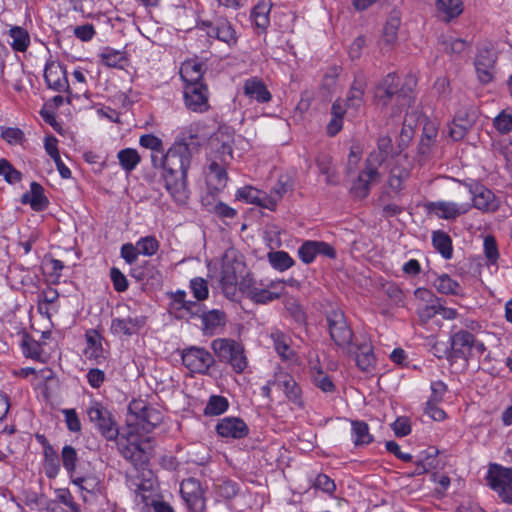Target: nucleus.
<instances>
[{"label":"nucleus","instance_id":"37998d69","mask_svg":"<svg viewBox=\"0 0 512 512\" xmlns=\"http://www.w3.org/2000/svg\"><path fill=\"white\" fill-rule=\"evenodd\" d=\"M117 159L120 167L129 174L137 168L142 158L137 149L124 148L118 151Z\"/></svg>","mask_w":512,"mask_h":512},{"label":"nucleus","instance_id":"a18cd8bd","mask_svg":"<svg viewBox=\"0 0 512 512\" xmlns=\"http://www.w3.org/2000/svg\"><path fill=\"white\" fill-rule=\"evenodd\" d=\"M43 469L48 479H55L60 472L59 455L53 446L43 451Z\"/></svg>","mask_w":512,"mask_h":512},{"label":"nucleus","instance_id":"ddd939ff","mask_svg":"<svg viewBox=\"0 0 512 512\" xmlns=\"http://www.w3.org/2000/svg\"><path fill=\"white\" fill-rule=\"evenodd\" d=\"M273 383L284 393L289 402L299 409L305 408L302 388L291 374L284 371L275 373Z\"/></svg>","mask_w":512,"mask_h":512},{"label":"nucleus","instance_id":"de8ad7c7","mask_svg":"<svg viewBox=\"0 0 512 512\" xmlns=\"http://www.w3.org/2000/svg\"><path fill=\"white\" fill-rule=\"evenodd\" d=\"M436 7L445 15L447 21L458 17L463 12L462 0H436Z\"/></svg>","mask_w":512,"mask_h":512},{"label":"nucleus","instance_id":"4d7b16f0","mask_svg":"<svg viewBox=\"0 0 512 512\" xmlns=\"http://www.w3.org/2000/svg\"><path fill=\"white\" fill-rule=\"evenodd\" d=\"M1 138L9 145H22L26 140L24 132L18 127H2Z\"/></svg>","mask_w":512,"mask_h":512},{"label":"nucleus","instance_id":"dca6fc26","mask_svg":"<svg viewBox=\"0 0 512 512\" xmlns=\"http://www.w3.org/2000/svg\"><path fill=\"white\" fill-rule=\"evenodd\" d=\"M180 493L191 512H204V491L197 479H184L180 485Z\"/></svg>","mask_w":512,"mask_h":512},{"label":"nucleus","instance_id":"58836bf2","mask_svg":"<svg viewBox=\"0 0 512 512\" xmlns=\"http://www.w3.org/2000/svg\"><path fill=\"white\" fill-rule=\"evenodd\" d=\"M8 35L11 38L9 44L15 52L27 51L31 40L30 35L25 28L21 26H11L8 30Z\"/></svg>","mask_w":512,"mask_h":512},{"label":"nucleus","instance_id":"423d86ee","mask_svg":"<svg viewBox=\"0 0 512 512\" xmlns=\"http://www.w3.org/2000/svg\"><path fill=\"white\" fill-rule=\"evenodd\" d=\"M326 322L330 338L344 353H351L354 348V333L345 313L340 309H332L326 314Z\"/></svg>","mask_w":512,"mask_h":512},{"label":"nucleus","instance_id":"680f3d73","mask_svg":"<svg viewBox=\"0 0 512 512\" xmlns=\"http://www.w3.org/2000/svg\"><path fill=\"white\" fill-rule=\"evenodd\" d=\"M110 280L113 288L118 293H123L128 290L129 283L124 273L117 267H112L109 272Z\"/></svg>","mask_w":512,"mask_h":512},{"label":"nucleus","instance_id":"aec40b11","mask_svg":"<svg viewBox=\"0 0 512 512\" xmlns=\"http://www.w3.org/2000/svg\"><path fill=\"white\" fill-rule=\"evenodd\" d=\"M147 317L144 315L128 316L127 318H113L110 331L114 335L132 336L138 334L146 325Z\"/></svg>","mask_w":512,"mask_h":512},{"label":"nucleus","instance_id":"c85d7f7f","mask_svg":"<svg viewBox=\"0 0 512 512\" xmlns=\"http://www.w3.org/2000/svg\"><path fill=\"white\" fill-rule=\"evenodd\" d=\"M206 66L197 58L188 59L181 64L180 77L184 84L205 83L203 76Z\"/></svg>","mask_w":512,"mask_h":512},{"label":"nucleus","instance_id":"0e129e2a","mask_svg":"<svg viewBox=\"0 0 512 512\" xmlns=\"http://www.w3.org/2000/svg\"><path fill=\"white\" fill-rule=\"evenodd\" d=\"M495 129L501 134H508L512 131V115L501 111L493 120Z\"/></svg>","mask_w":512,"mask_h":512},{"label":"nucleus","instance_id":"cd10ccee","mask_svg":"<svg viewBox=\"0 0 512 512\" xmlns=\"http://www.w3.org/2000/svg\"><path fill=\"white\" fill-rule=\"evenodd\" d=\"M366 87L365 76L363 74L356 75L346 96L345 106L348 109H354L357 112L363 106Z\"/></svg>","mask_w":512,"mask_h":512},{"label":"nucleus","instance_id":"7ed1b4c3","mask_svg":"<svg viewBox=\"0 0 512 512\" xmlns=\"http://www.w3.org/2000/svg\"><path fill=\"white\" fill-rule=\"evenodd\" d=\"M211 349L220 362L229 364L237 374L243 373L248 366L243 344L234 339L216 338L211 342Z\"/></svg>","mask_w":512,"mask_h":512},{"label":"nucleus","instance_id":"0eeeda50","mask_svg":"<svg viewBox=\"0 0 512 512\" xmlns=\"http://www.w3.org/2000/svg\"><path fill=\"white\" fill-rule=\"evenodd\" d=\"M487 485L497 493L505 503L512 504V468L498 463L488 466L486 475Z\"/></svg>","mask_w":512,"mask_h":512},{"label":"nucleus","instance_id":"864d4df0","mask_svg":"<svg viewBox=\"0 0 512 512\" xmlns=\"http://www.w3.org/2000/svg\"><path fill=\"white\" fill-rule=\"evenodd\" d=\"M71 483L77 486L81 491L94 494L99 490L100 481L94 475L74 476L70 479Z\"/></svg>","mask_w":512,"mask_h":512},{"label":"nucleus","instance_id":"f8f14e48","mask_svg":"<svg viewBox=\"0 0 512 512\" xmlns=\"http://www.w3.org/2000/svg\"><path fill=\"white\" fill-rule=\"evenodd\" d=\"M44 81L47 87L55 92L66 93L69 96L72 94L70 87L66 66L59 61L48 60L44 67Z\"/></svg>","mask_w":512,"mask_h":512},{"label":"nucleus","instance_id":"69168bd1","mask_svg":"<svg viewBox=\"0 0 512 512\" xmlns=\"http://www.w3.org/2000/svg\"><path fill=\"white\" fill-rule=\"evenodd\" d=\"M260 190L252 187V186H244L239 188L236 192V199L240 201H244L247 204H256L259 199Z\"/></svg>","mask_w":512,"mask_h":512},{"label":"nucleus","instance_id":"39448f33","mask_svg":"<svg viewBox=\"0 0 512 512\" xmlns=\"http://www.w3.org/2000/svg\"><path fill=\"white\" fill-rule=\"evenodd\" d=\"M196 28L205 31L208 38L225 43L229 48L237 46L239 34L233 23L224 15H215L212 19L199 18Z\"/></svg>","mask_w":512,"mask_h":512},{"label":"nucleus","instance_id":"e433bc0d","mask_svg":"<svg viewBox=\"0 0 512 512\" xmlns=\"http://www.w3.org/2000/svg\"><path fill=\"white\" fill-rule=\"evenodd\" d=\"M432 245L434 249L446 260H450L453 256L452 239L449 234L443 230L432 232Z\"/></svg>","mask_w":512,"mask_h":512},{"label":"nucleus","instance_id":"2f4dec72","mask_svg":"<svg viewBox=\"0 0 512 512\" xmlns=\"http://www.w3.org/2000/svg\"><path fill=\"white\" fill-rule=\"evenodd\" d=\"M85 339L84 355L87 359L100 363L104 359L101 334L96 329H89L85 332Z\"/></svg>","mask_w":512,"mask_h":512},{"label":"nucleus","instance_id":"a878e982","mask_svg":"<svg viewBox=\"0 0 512 512\" xmlns=\"http://www.w3.org/2000/svg\"><path fill=\"white\" fill-rule=\"evenodd\" d=\"M282 283L281 280H270L264 282L261 280L259 286L254 288V292H251L250 300L256 304H267L276 299H279L282 295V290L276 291L278 286Z\"/></svg>","mask_w":512,"mask_h":512},{"label":"nucleus","instance_id":"c756f323","mask_svg":"<svg viewBox=\"0 0 512 512\" xmlns=\"http://www.w3.org/2000/svg\"><path fill=\"white\" fill-rule=\"evenodd\" d=\"M21 203L29 204L31 209L36 212L44 211L49 206V200L44 194L43 186L35 181L30 184V191L22 195Z\"/></svg>","mask_w":512,"mask_h":512},{"label":"nucleus","instance_id":"5fc2aeb1","mask_svg":"<svg viewBox=\"0 0 512 512\" xmlns=\"http://www.w3.org/2000/svg\"><path fill=\"white\" fill-rule=\"evenodd\" d=\"M139 254L144 256H153L159 250V241L152 235L141 237L137 242Z\"/></svg>","mask_w":512,"mask_h":512},{"label":"nucleus","instance_id":"4468645a","mask_svg":"<svg viewBox=\"0 0 512 512\" xmlns=\"http://www.w3.org/2000/svg\"><path fill=\"white\" fill-rule=\"evenodd\" d=\"M424 207L428 213H433L439 219L455 220L467 214L472 209V204L470 202L434 201L426 203Z\"/></svg>","mask_w":512,"mask_h":512},{"label":"nucleus","instance_id":"338daca9","mask_svg":"<svg viewBox=\"0 0 512 512\" xmlns=\"http://www.w3.org/2000/svg\"><path fill=\"white\" fill-rule=\"evenodd\" d=\"M293 181L289 175H281L271 190V193L280 200L284 194L292 190Z\"/></svg>","mask_w":512,"mask_h":512},{"label":"nucleus","instance_id":"f257e3e1","mask_svg":"<svg viewBox=\"0 0 512 512\" xmlns=\"http://www.w3.org/2000/svg\"><path fill=\"white\" fill-rule=\"evenodd\" d=\"M196 125L183 128L172 146L164 153L162 140L153 134L140 136V146L151 150V164L161 170L166 191L178 205L186 204L190 197L187 174L191 166L192 145L197 144Z\"/></svg>","mask_w":512,"mask_h":512},{"label":"nucleus","instance_id":"774afa93","mask_svg":"<svg viewBox=\"0 0 512 512\" xmlns=\"http://www.w3.org/2000/svg\"><path fill=\"white\" fill-rule=\"evenodd\" d=\"M56 499L61 504L67 506L71 512L80 511V506L74 501V497L67 488H61L56 490Z\"/></svg>","mask_w":512,"mask_h":512},{"label":"nucleus","instance_id":"f03ea898","mask_svg":"<svg viewBox=\"0 0 512 512\" xmlns=\"http://www.w3.org/2000/svg\"><path fill=\"white\" fill-rule=\"evenodd\" d=\"M374 98L382 111L391 106L389 117L394 119L414 103L415 93L411 86L401 83L396 73H389L376 86Z\"/></svg>","mask_w":512,"mask_h":512},{"label":"nucleus","instance_id":"79ce46f5","mask_svg":"<svg viewBox=\"0 0 512 512\" xmlns=\"http://www.w3.org/2000/svg\"><path fill=\"white\" fill-rule=\"evenodd\" d=\"M434 287L440 294L444 295L458 296L463 294L460 283L446 273L437 276L434 281Z\"/></svg>","mask_w":512,"mask_h":512},{"label":"nucleus","instance_id":"bb28decb","mask_svg":"<svg viewBox=\"0 0 512 512\" xmlns=\"http://www.w3.org/2000/svg\"><path fill=\"white\" fill-rule=\"evenodd\" d=\"M354 345L353 351L350 354L355 355L358 368L365 372L371 371L376 365V357L371 342L367 340L358 342L356 339Z\"/></svg>","mask_w":512,"mask_h":512},{"label":"nucleus","instance_id":"6e6d98bb","mask_svg":"<svg viewBox=\"0 0 512 512\" xmlns=\"http://www.w3.org/2000/svg\"><path fill=\"white\" fill-rule=\"evenodd\" d=\"M189 287L193 293L194 298L201 302L208 298L209 287L207 281L202 277H195L190 280Z\"/></svg>","mask_w":512,"mask_h":512},{"label":"nucleus","instance_id":"5701e85b","mask_svg":"<svg viewBox=\"0 0 512 512\" xmlns=\"http://www.w3.org/2000/svg\"><path fill=\"white\" fill-rule=\"evenodd\" d=\"M272 7V0H259L250 11V21L259 34L267 33Z\"/></svg>","mask_w":512,"mask_h":512},{"label":"nucleus","instance_id":"09e8293b","mask_svg":"<svg viewBox=\"0 0 512 512\" xmlns=\"http://www.w3.org/2000/svg\"><path fill=\"white\" fill-rule=\"evenodd\" d=\"M229 408V401L222 395H211L204 408L205 416H219Z\"/></svg>","mask_w":512,"mask_h":512},{"label":"nucleus","instance_id":"a211bd4d","mask_svg":"<svg viewBox=\"0 0 512 512\" xmlns=\"http://www.w3.org/2000/svg\"><path fill=\"white\" fill-rule=\"evenodd\" d=\"M215 431L222 438L241 439L249 434V428L239 417H224L217 423Z\"/></svg>","mask_w":512,"mask_h":512},{"label":"nucleus","instance_id":"3c124183","mask_svg":"<svg viewBox=\"0 0 512 512\" xmlns=\"http://www.w3.org/2000/svg\"><path fill=\"white\" fill-rule=\"evenodd\" d=\"M401 25V20L397 16H391L385 23L382 33L383 43L391 47L395 44L398 38V30Z\"/></svg>","mask_w":512,"mask_h":512},{"label":"nucleus","instance_id":"b1692460","mask_svg":"<svg viewBox=\"0 0 512 512\" xmlns=\"http://www.w3.org/2000/svg\"><path fill=\"white\" fill-rule=\"evenodd\" d=\"M269 338L272 341L273 348L282 361H292L296 358V352L292 348V338L279 330L271 329Z\"/></svg>","mask_w":512,"mask_h":512},{"label":"nucleus","instance_id":"f704fd0d","mask_svg":"<svg viewBox=\"0 0 512 512\" xmlns=\"http://www.w3.org/2000/svg\"><path fill=\"white\" fill-rule=\"evenodd\" d=\"M473 123L474 119L466 111L458 112L449 125V136L454 141L462 140L473 126Z\"/></svg>","mask_w":512,"mask_h":512},{"label":"nucleus","instance_id":"a19ab883","mask_svg":"<svg viewBox=\"0 0 512 512\" xmlns=\"http://www.w3.org/2000/svg\"><path fill=\"white\" fill-rule=\"evenodd\" d=\"M135 421V424L142 431L150 433L161 423L162 415L157 409L149 405L143 414L137 417Z\"/></svg>","mask_w":512,"mask_h":512},{"label":"nucleus","instance_id":"c9c22d12","mask_svg":"<svg viewBox=\"0 0 512 512\" xmlns=\"http://www.w3.org/2000/svg\"><path fill=\"white\" fill-rule=\"evenodd\" d=\"M414 295L421 299H426V297H431V298L434 297V299L431 300L430 303L425 304L423 307L418 308L417 314L421 321L427 322L439 314V309H438L437 305H440L441 298L435 297L432 294V292L426 288H417L414 291Z\"/></svg>","mask_w":512,"mask_h":512},{"label":"nucleus","instance_id":"49530a36","mask_svg":"<svg viewBox=\"0 0 512 512\" xmlns=\"http://www.w3.org/2000/svg\"><path fill=\"white\" fill-rule=\"evenodd\" d=\"M167 296L170 300L168 304L170 315L177 320H184L185 315L181 314V312H183L187 293L184 290L178 289L174 292H168Z\"/></svg>","mask_w":512,"mask_h":512},{"label":"nucleus","instance_id":"bf43d9fd","mask_svg":"<svg viewBox=\"0 0 512 512\" xmlns=\"http://www.w3.org/2000/svg\"><path fill=\"white\" fill-rule=\"evenodd\" d=\"M311 487L332 496L336 491V484L333 479L324 473H319L313 480Z\"/></svg>","mask_w":512,"mask_h":512},{"label":"nucleus","instance_id":"e2e57ef3","mask_svg":"<svg viewBox=\"0 0 512 512\" xmlns=\"http://www.w3.org/2000/svg\"><path fill=\"white\" fill-rule=\"evenodd\" d=\"M484 253L487 258V263L490 265L497 264L499 259L498 246L493 236H486L484 239Z\"/></svg>","mask_w":512,"mask_h":512},{"label":"nucleus","instance_id":"473e14b6","mask_svg":"<svg viewBox=\"0 0 512 512\" xmlns=\"http://www.w3.org/2000/svg\"><path fill=\"white\" fill-rule=\"evenodd\" d=\"M117 446L120 454L134 467L138 468L142 466L146 461L145 451L141 447L139 443L126 441L123 442L122 439H117Z\"/></svg>","mask_w":512,"mask_h":512},{"label":"nucleus","instance_id":"412c9836","mask_svg":"<svg viewBox=\"0 0 512 512\" xmlns=\"http://www.w3.org/2000/svg\"><path fill=\"white\" fill-rule=\"evenodd\" d=\"M199 318L201 319V329L205 336L218 334L224 329L227 322L225 312L220 309L205 310V308H203Z\"/></svg>","mask_w":512,"mask_h":512},{"label":"nucleus","instance_id":"603ef678","mask_svg":"<svg viewBox=\"0 0 512 512\" xmlns=\"http://www.w3.org/2000/svg\"><path fill=\"white\" fill-rule=\"evenodd\" d=\"M268 260L271 266L280 272H283L291 268L295 263L293 258L288 254V252L283 250L269 252Z\"/></svg>","mask_w":512,"mask_h":512},{"label":"nucleus","instance_id":"4be33fe9","mask_svg":"<svg viewBox=\"0 0 512 512\" xmlns=\"http://www.w3.org/2000/svg\"><path fill=\"white\" fill-rule=\"evenodd\" d=\"M221 149L222 154L224 156L221 160L222 163L220 164L216 161H212L208 167L209 180L215 184L216 188L226 186L228 180V175L226 171V164L228 163L227 158L229 160L233 158V150L230 145L222 144Z\"/></svg>","mask_w":512,"mask_h":512},{"label":"nucleus","instance_id":"c03bdc74","mask_svg":"<svg viewBox=\"0 0 512 512\" xmlns=\"http://www.w3.org/2000/svg\"><path fill=\"white\" fill-rule=\"evenodd\" d=\"M22 353L26 358L43 362V345L31 335L25 333L21 340Z\"/></svg>","mask_w":512,"mask_h":512},{"label":"nucleus","instance_id":"393cba45","mask_svg":"<svg viewBox=\"0 0 512 512\" xmlns=\"http://www.w3.org/2000/svg\"><path fill=\"white\" fill-rule=\"evenodd\" d=\"M243 93L250 100L260 104L269 103L272 99V94L266 84L257 76L250 77L244 81Z\"/></svg>","mask_w":512,"mask_h":512},{"label":"nucleus","instance_id":"6e6552de","mask_svg":"<svg viewBox=\"0 0 512 512\" xmlns=\"http://www.w3.org/2000/svg\"><path fill=\"white\" fill-rule=\"evenodd\" d=\"M474 334L456 325L451 328L450 348H444L446 359L453 362L456 359L467 360L472 353Z\"/></svg>","mask_w":512,"mask_h":512},{"label":"nucleus","instance_id":"f3484780","mask_svg":"<svg viewBox=\"0 0 512 512\" xmlns=\"http://www.w3.org/2000/svg\"><path fill=\"white\" fill-rule=\"evenodd\" d=\"M496 61L497 56L493 50L487 47L477 50L474 66L477 78L481 84L486 85L493 81Z\"/></svg>","mask_w":512,"mask_h":512},{"label":"nucleus","instance_id":"13d9d810","mask_svg":"<svg viewBox=\"0 0 512 512\" xmlns=\"http://www.w3.org/2000/svg\"><path fill=\"white\" fill-rule=\"evenodd\" d=\"M318 255L316 241L307 240L298 248V256L305 264H311Z\"/></svg>","mask_w":512,"mask_h":512},{"label":"nucleus","instance_id":"9d476101","mask_svg":"<svg viewBox=\"0 0 512 512\" xmlns=\"http://www.w3.org/2000/svg\"><path fill=\"white\" fill-rule=\"evenodd\" d=\"M182 364L191 372L206 374L214 365L213 355L202 347L191 346L185 348L181 354Z\"/></svg>","mask_w":512,"mask_h":512},{"label":"nucleus","instance_id":"9b49d317","mask_svg":"<svg viewBox=\"0 0 512 512\" xmlns=\"http://www.w3.org/2000/svg\"><path fill=\"white\" fill-rule=\"evenodd\" d=\"M183 99L185 107L196 113H205L210 109L209 89L206 83L184 84Z\"/></svg>","mask_w":512,"mask_h":512},{"label":"nucleus","instance_id":"20e7f679","mask_svg":"<svg viewBox=\"0 0 512 512\" xmlns=\"http://www.w3.org/2000/svg\"><path fill=\"white\" fill-rule=\"evenodd\" d=\"M86 414L94 429L106 441L118 439L119 427L115 415L101 401L92 400L86 409Z\"/></svg>","mask_w":512,"mask_h":512},{"label":"nucleus","instance_id":"8fccbe9b","mask_svg":"<svg viewBox=\"0 0 512 512\" xmlns=\"http://www.w3.org/2000/svg\"><path fill=\"white\" fill-rule=\"evenodd\" d=\"M61 461L70 479L74 477L79 461L77 450L71 445H65L61 451Z\"/></svg>","mask_w":512,"mask_h":512},{"label":"nucleus","instance_id":"72a5a7b5","mask_svg":"<svg viewBox=\"0 0 512 512\" xmlns=\"http://www.w3.org/2000/svg\"><path fill=\"white\" fill-rule=\"evenodd\" d=\"M238 277L233 263L224 261L220 273V287L224 295L232 298L236 294Z\"/></svg>","mask_w":512,"mask_h":512},{"label":"nucleus","instance_id":"ea45409f","mask_svg":"<svg viewBox=\"0 0 512 512\" xmlns=\"http://www.w3.org/2000/svg\"><path fill=\"white\" fill-rule=\"evenodd\" d=\"M351 436L356 447L369 445L374 440L373 435L370 434L369 425L362 420L351 421Z\"/></svg>","mask_w":512,"mask_h":512},{"label":"nucleus","instance_id":"2eb2a0df","mask_svg":"<svg viewBox=\"0 0 512 512\" xmlns=\"http://www.w3.org/2000/svg\"><path fill=\"white\" fill-rule=\"evenodd\" d=\"M382 165L370 162L366 158L364 168L359 172L357 179L353 182L352 192L359 198H366L371 190V184L380 180L379 168Z\"/></svg>","mask_w":512,"mask_h":512},{"label":"nucleus","instance_id":"1a4fd4ad","mask_svg":"<svg viewBox=\"0 0 512 512\" xmlns=\"http://www.w3.org/2000/svg\"><path fill=\"white\" fill-rule=\"evenodd\" d=\"M471 194L472 208L483 212H495L499 208V201L495 194L476 180H459Z\"/></svg>","mask_w":512,"mask_h":512},{"label":"nucleus","instance_id":"6ab92c4d","mask_svg":"<svg viewBox=\"0 0 512 512\" xmlns=\"http://www.w3.org/2000/svg\"><path fill=\"white\" fill-rule=\"evenodd\" d=\"M308 377L314 387L325 394H334L337 392V386L332 377L324 371L319 360L309 362Z\"/></svg>","mask_w":512,"mask_h":512},{"label":"nucleus","instance_id":"4c0bfd02","mask_svg":"<svg viewBox=\"0 0 512 512\" xmlns=\"http://www.w3.org/2000/svg\"><path fill=\"white\" fill-rule=\"evenodd\" d=\"M393 149L392 139L387 135L380 136L377 140V150L372 151L367 158L370 162L383 165L389 157L393 156Z\"/></svg>","mask_w":512,"mask_h":512},{"label":"nucleus","instance_id":"052dcab7","mask_svg":"<svg viewBox=\"0 0 512 512\" xmlns=\"http://www.w3.org/2000/svg\"><path fill=\"white\" fill-rule=\"evenodd\" d=\"M437 135V131L433 126H425L423 130L422 137L419 143V153L422 155H426L430 152L431 146L435 141Z\"/></svg>","mask_w":512,"mask_h":512},{"label":"nucleus","instance_id":"7c9ffc66","mask_svg":"<svg viewBox=\"0 0 512 512\" xmlns=\"http://www.w3.org/2000/svg\"><path fill=\"white\" fill-rule=\"evenodd\" d=\"M100 63L108 68L125 69L129 65V57L124 50L104 47L99 53Z\"/></svg>","mask_w":512,"mask_h":512}]
</instances>
